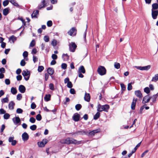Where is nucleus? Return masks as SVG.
I'll use <instances>...</instances> for the list:
<instances>
[{"label":"nucleus","mask_w":158,"mask_h":158,"mask_svg":"<svg viewBox=\"0 0 158 158\" xmlns=\"http://www.w3.org/2000/svg\"><path fill=\"white\" fill-rule=\"evenodd\" d=\"M21 70L20 69H18L16 71V73L19 75L21 73Z\"/></svg>","instance_id":"obj_64"},{"label":"nucleus","mask_w":158,"mask_h":158,"mask_svg":"<svg viewBox=\"0 0 158 158\" xmlns=\"http://www.w3.org/2000/svg\"><path fill=\"white\" fill-rule=\"evenodd\" d=\"M9 0L8 1L7 0H5L3 2V5L4 6H5L9 4Z\"/></svg>","instance_id":"obj_45"},{"label":"nucleus","mask_w":158,"mask_h":158,"mask_svg":"<svg viewBox=\"0 0 158 158\" xmlns=\"http://www.w3.org/2000/svg\"><path fill=\"white\" fill-rule=\"evenodd\" d=\"M158 93L156 94L153 95L152 97H151V99L153 102H154L156 101V99L158 96Z\"/></svg>","instance_id":"obj_23"},{"label":"nucleus","mask_w":158,"mask_h":158,"mask_svg":"<svg viewBox=\"0 0 158 158\" xmlns=\"http://www.w3.org/2000/svg\"><path fill=\"white\" fill-rule=\"evenodd\" d=\"M44 40L46 42H48L49 41V37L48 36H45L44 38Z\"/></svg>","instance_id":"obj_53"},{"label":"nucleus","mask_w":158,"mask_h":158,"mask_svg":"<svg viewBox=\"0 0 158 158\" xmlns=\"http://www.w3.org/2000/svg\"><path fill=\"white\" fill-rule=\"evenodd\" d=\"M81 108V104H77L75 106V108L77 110H79Z\"/></svg>","instance_id":"obj_37"},{"label":"nucleus","mask_w":158,"mask_h":158,"mask_svg":"<svg viewBox=\"0 0 158 158\" xmlns=\"http://www.w3.org/2000/svg\"><path fill=\"white\" fill-rule=\"evenodd\" d=\"M137 69L141 70H148L150 69L151 66L148 65L145 66H135Z\"/></svg>","instance_id":"obj_7"},{"label":"nucleus","mask_w":158,"mask_h":158,"mask_svg":"<svg viewBox=\"0 0 158 158\" xmlns=\"http://www.w3.org/2000/svg\"><path fill=\"white\" fill-rule=\"evenodd\" d=\"M39 11L38 10L34 11L31 15L32 18H36L37 15L39 14Z\"/></svg>","instance_id":"obj_21"},{"label":"nucleus","mask_w":158,"mask_h":158,"mask_svg":"<svg viewBox=\"0 0 158 158\" xmlns=\"http://www.w3.org/2000/svg\"><path fill=\"white\" fill-rule=\"evenodd\" d=\"M120 85L121 87L122 90L124 91L126 89V86L123 83H121Z\"/></svg>","instance_id":"obj_52"},{"label":"nucleus","mask_w":158,"mask_h":158,"mask_svg":"<svg viewBox=\"0 0 158 158\" xmlns=\"http://www.w3.org/2000/svg\"><path fill=\"white\" fill-rule=\"evenodd\" d=\"M60 142L61 143L73 144L78 145L81 143V141H77L72 138H68L65 139L60 140Z\"/></svg>","instance_id":"obj_1"},{"label":"nucleus","mask_w":158,"mask_h":158,"mask_svg":"<svg viewBox=\"0 0 158 158\" xmlns=\"http://www.w3.org/2000/svg\"><path fill=\"white\" fill-rule=\"evenodd\" d=\"M8 101L9 100L7 98H3L2 100V103L8 102Z\"/></svg>","instance_id":"obj_43"},{"label":"nucleus","mask_w":158,"mask_h":158,"mask_svg":"<svg viewBox=\"0 0 158 158\" xmlns=\"http://www.w3.org/2000/svg\"><path fill=\"white\" fill-rule=\"evenodd\" d=\"M15 105V104L13 101L10 102L8 105V107L9 109L10 110H13L14 108V106Z\"/></svg>","instance_id":"obj_20"},{"label":"nucleus","mask_w":158,"mask_h":158,"mask_svg":"<svg viewBox=\"0 0 158 158\" xmlns=\"http://www.w3.org/2000/svg\"><path fill=\"white\" fill-rule=\"evenodd\" d=\"M97 71L98 74L101 76L105 75L106 73V70L104 66H101L98 67Z\"/></svg>","instance_id":"obj_3"},{"label":"nucleus","mask_w":158,"mask_h":158,"mask_svg":"<svg viewBox=\"0 0 158 158\" xmlns=\"http://www.w3.org/2000/svg\"><path fill=\"white\" fill-rule=\"evenodd\" d=\"M135 94L139 99L142 98L143 95L139 90L135 91Z\"/></svg>","instance_id":"obj_12"},{"label":"nucleus","mask_w":158,"mask_h":158,"mask_svg":"<svg viewBox=\"0 0 158 158\" xmlns=\"http://www.w3.org/2000/svg\"><path fill=\"white\" fill-rule=\"evenodd\" d=\"M5 82L6 84L9 85L10 83V81L8 79H6L5 80Z\"/></svg>","instance_id":"obj_57"},{"label":"nucleus","mask_w":158,"mask_h":158,"mask_svg":"<svg viewBox=\"0 0 158 158\" xmlns=\"http://www.w3.org/2000/svg\"><path fill=\"white\" fill-rule=\"evenodd\" d=\"M151 99L149 95L145 96L143 99L142 103L143 104L148 103L149 102Z\"/></svg>","instance_id":"obj_9"},{"label":"nucleus","mask_w":158,"mask_h":158,"mask_svg":"<svg viewBox=\"0 0 158 158\" xmlns=\"http://www.w3.org/2000/svg\"><path fill=\"white\" fill-rule=\"evenodd\" d=\"M99 131L98 129L93 130L89 133V135L92 136L94 135L95 133H98Z\"/></svg>","instance_id":"obj_25"},{"label":"nucleus","mask_w":158,"mask_h":158,"mask_svg":"<svg viewBox=\"0 0 158 158\" xmlns=\"http://www.w3.org/2000/svg\"><path fill=\"white\" fill-rule=\"evenodd\" d=\"M158 80V74H155L154 77H153L152 79V81L153 82H156Z\"/></svg>","instance_id":"obj_24"},{"label":"nucleus","mask_w":158,"mask_h":158,"mask_svg":"<svg viewBox=\"0 0 158 158\" xmlns=\"http://www.w3.org/2000/svg\"><path fill=\"white\" fill-rule=\"evenodd\" d=\"M152 10H154L158 9V4L156 3L153 4L152 5Z\"/></svg>","instance_id":"obj_29"},{"label":"nucleus","mask_w":158,"mask_h":158,"mask_svg":"<svg viewBox=\"0 0 158 158\" xmlns=\"http://www.w3.org/2000/svg\"><path fill=\"white\" fill-rule=\"evenodd\" d=\"M29 121L32 123H34L35 122V119L34 117H31L29 119Z\"/></svg>","instance_id":"obj_46"},{"label":"nucleus","mask_w":158,"mask_h":158,"mask_svg":"<svg viewBox=\"0 0 158 158\" xmlns=\"http://www.w3.org/2000/svg\"><path fill=\"white\" fill-rule=\"evenodd\" d=\"M52 45L53 46H55L56 45V41L55 40H53L52 42Z\"/></svg>","instance_id":"obj_59"},{"label":"nucleus","mask_w":158,"mask_h":158,"mask_svg":"<svg viewBox=\"0 0 158 158\" xmlns=\"http://www.w3.org/2000/svg\"><path fill=\"white\" fill-rule=\"evenodd\" d=\"M114 67L116 69H119L120 67V64L119 63L115 62L114 64Z\"/></svg>","instance_id":"obj_35"},{"label":"nucleus","mask_w":158,"mask_h":158,"mask_svg":"<svg viewBox=\"0 0 158 158\" xmlns=\"http://www.w3.org/2000/svg\"><path fill=\"white\" fill-rule=\"evenodd\" d=\"M62 58L64 60H68L69 58V56L67 54H63Z\"/></svg>","instance_id":"obj_27"},{"label":"nucleus","mask_w":158,"mask_h":158,"mask_svg":"<svg viewBox=\"0 0 158 158\" xmlns=\"http://www.w3.org/2000/svg\"><path fill=\"white\" fill-rule=\"evenodd\" d=\"M109 108V106L108 105H101L100 104H98V105L97 110L98 112H102L103 111L107 112Z\"/></svg>","instance_id":"obj_2"},{"label":"nucleus","mask_w":158,"mask_h":158,"mask_svg":"<svg viewBox=\"0 0 158 158\" xmlns=\"http://www.w3.org/2000/svg\"><path fill=\"white\" fill-rule=\"evenodd\" d=\"M49 87L50 89L52 90H54V85L52 83H50L49 85Z\"/></svg>","instance_id":"obj_55"},{"label":"nucleus","mask_w":158,"mask_h":158,"mask_svg":"<svg viewBox=\"0 0 158 158\" xmlns=\"http://www.w3.org/2000/svg\"><path fill=\"white\" fill-rule=\"evenodd\" d=\"M10 115L8 113H5L3 116V117L4 119H7L9 118L10 117Z\"/></svg>","instance_id":"obj_36"},{"label":"nucleus","mask_w":158,"mask_h":158,"mask_svg":"<svg viewBox=\"0 0 158 158\" xmlns=\"http://www.w3.org/2000/svg\"><path fill=\"white\" fill-rule=\"evenodd\" d=\"M38 145L40 147H43L45 145L42 141L38 142Z\"/></svg>","instance_id":"obj_41"},{"label":"nucleus","mask_w":158,"mask_h":158,"mask_svg":"<svg viewBox=\"0 0 158 158\" xmlns=\"http://www.w3.org/2000/svg\"><path fill=\"white\" fill-rule=\"evenodd\" d=\"M16 78L18 81H20L22 78V77L21 75H18L17 76Z\"/></svg>","instance_id":"obj_63"},{"label":"nucleus","mask_w":158,"mask_h":158,"mask_svg":"<svg viewBox=\"0 0 158 158\" xmlns=\"http://www.w3.org/2000/svg\"><path fill=\"white\" fill-rule=\"evenodd\" d=\"M29 135L27 133L24 132L23 133L22 135V138L23 140L24 141H26L29 139Z\"/></svg>","instance_id":"obj_10"},{"label":"nucleus","mask_w":158,"mask_h":158,"mask_svg":"<svg viewBox=\"0 0 158 158\" xmlns=\"http://www.w3.org/2000/svg\"><path fill=\"white\" fill-rule=\"evenodd\" d=\"M67 64L65 63H63L61 65V68L62 69H65L67 68Z\"/></svg>","instance_id":"obj_60"},{"label":"nucleus","mask_w":158,"mask_h":158,"mask_svg":"<svg viewBox=\"0 0 158 158\" xmlns=\"http://www.w3.org/2000/svg\"><path fill=\"white\" fill-rule=\"evenodd\" d=\"M11 92L13 94H15L17 93V90L15 88L12 87L11 89Z\"/></svg>","instance_id":"obj_30"},{"label":"nucleus","mask_w":158,"mask_h":158,"mask_svg":"<svg viewBox=\"0 0 158 158\" xmlns=\"http://www.w3.org/2000/svg\"><path fill=\"white\" fill-rule=\"evenodd\" d=\"M23 112V110L20 108H18L16 110V113L18 114H21Z\"/></svg>","instance_id":"obj_50"},{"label":"nucleus","mask_w":158,"mask_h":158,"mask_svg":"<svg viewBox=\"0 0 158 158\" xmlns=\"http://www.w3.org/2000/svg\"><path fill=\"white\" fill-rule=\"evenodd\" d=\"M36 126L35 125H33L30 127V129L32 131H34L36 129Z\"/></svg>","instance_id":"obj_40"},{"label":"nucleus","mask_w":158,"mask_h":158,"mask_svg":"<svg viewBox=\"0 0 158 158\" xmlns=\"http://www.w3.org/2000/svg\"><path fill=\"white\" fill-rule=\"evenodd\" d=\"M26 63L25 62L24 60L23 59L21 60L20 64L21 66H24L25 65Z\"/></svg>","instance_id":"obj_51"},{"label":"nucleus","mask_w":158,"mask_h":158,"mask_svg":"<svg viewBox=\"0 0 158 158\" xmlns=\"http://www.w3.org/2000/svg\"><path fill=\"white\" fill-rule=\"evenodd\" d=\"M9 40H12V42L14 43L16 40V38L14 35H13L10 37Z\"/></svg>","instance_id":"obj_32"},{"label":"nucleus","mask_w":158,"mask_h":158,"mask_svg":"<svg viewBox=\"0 0 158 158\" xmlns=\"http://www.w3.org/2000/svg\"><path fill=\"white\" fill-rule=\"evenodd\" d=\"M9 2L15 6L19 7V5L16 2L15 0H9Z\"/></svg>","instance_id":"obj_26"},{"label":"nucleus","mask_w":158,"mask_h":158,"mask_svg":"<svg viewBox=\"0 0 158 158\" xmlns=\"http://www.w3.org/2000/svg\"><path fill=\"white\" fill-rule=\"evenodd\" d=\"M44 69V67L42 66H39L38 67V70L39 72H41Z\"/></svg>","instance_id":"obj_38"},{"label":"nucleus","mask_w":158,"mask_h":158,"mask_svg":"<svg viewBox=\"0 0 158 158\" xmlns=\"http://www.w3.org/2000/svg\"><path fill=\"white\" fill-rule=\"evenodd\" d=\"M144 91L147 94H149L150 92V90L149 89L148 87H147L145 88L144 89Z\"/></svg>","instance_id":"obj_42"},{"label":"nucleus","mask_w":158,"mask_h":158,"mask_svg":"<svg viewBox=\"0 0 158 158\" xmlns=\"http://www.w3.org/2000/svg\"><path fill=\"white\" fill-rule=\"evenodd\" d=\"M23 56L24 58H25L27 57L28 55V52L27 51H25L23 52Z\"/></svg>","instance_id":"obj_47"},{"label":"nucleus","mask_w":158,"mask_h":158,"mask_svg":"<svg viewBox=\"0 0 158 158\" xmlns=\"http://www.w3.org/2000/svg\"><path fill=\"white\" fill-rule=\"evenodd\" d=\"M52 57L53 60H56L57 58V56L55 54H53L52 55Z\"/></svg>","instance_id":"obj_62"},{"label":"nucleus","mask_w":158,"mask_h":158,"mask_svg":"<svg viewBox=\"0 0 158 158\" xmlns=\"http://www.w3.org/2000/svg\"><path fill=\"white\" fill-rule=\"evenodd\" d=\"M88 133V132L87 131H85L84 130H81V131H77L76 132L75 134H77V135H86Z\"/></svg>","instance_id":"obj_17"},{"label":"nucleus","mask_w":158,"mask_h":158,"mask_svg":"<svg viewBox=\"0 0 158 158\" xmlns=\"http://www.w3.org/2000/svg\"><path fill=\"white\" fill-rule=\"evenodd\" d=\"M19 90L21 93H23L25 91L26 88L24 85H21L19 86Z\"/></svg>","instance_id":"obj_16"},{"label":"nucleus","mask_w":158,"mask_h":158,"mask_svg":"<svg viewBox=\"0 0 158 158\" xmlns=\"http://www.w3.org/2000/svg\"><path fill=\"white\" fill-rule=\"evenodd\" d=\"M84 100L87 102H89L90 100V96L89 93H85L84 97Z\"/></svg>","instance_id":"obj_15"},{"label":"nucleus","mask_w":158,"mask_h":158,"mask_svg":"<svg viewBox=\"0 0 158 158\" xmlns=\"http://www.w3.org/2000/svg\"><path fill=\"white\" fill-rule=\"evenodd\" d=\"M48 73L50 75H52L54 73V71L53 69L50 67L48 68L47 70Z\"/></svg>","instance_id":"obj_22"},{"label":"nucleus","mask_w":158,"mask_h":158,"mask_svg":"<svg viewBox=\"0 0 158 158\" xmlns=\"http://www.w3.org/2000/svg\"><path fill=\"white\" fill-rule=\"evenodd\" d=\"M31 108L32 109H34L36 107V105L34 102H32L31 105Z\"/></svg>","instance_id":"obj_56"},{"label":"nucleus","mask_w":158,"mask_h":158,"mask_svg":"<svg viewBox=\"0 0 158 158\" xmlns=\"http://www.w3.org/2000/svg\"><path fill=\"white\" fill-rule=\"evenodd\" d=\"M36 118L38 121H40L42 119L41 115L40 114H37L36 117Z\"/></svg>","instance_id":"obj_39"},{"label":"nucleus","mask_w":158,"mask_h":158,"mask_svg":"<svg viewBox=\"0 0 158 158\" xmlns=\"http://www.w3.org/2000/svg\"><path fill=\"white\" fill-rule=\"evenodd\" d=\"M49 0H44L42 2V3L39 6L38 9H40L46 6L47 2Z\"/></svg>","instance_id":"obj_8"},{"label":"nucleus","mask_w":158,"mask_h":158,"mask_svg":"<svg viewBox=\"0 0 158 158\" xmlns=\"http://www.w3.org/2000/svg\"><path fill=\"white\" fill-rule=\"evenodd\" d=\"M6 113V111L3 109H0V114H5Z\"/></svg>","instance_id":"obj_58"},{"label":"nucleus","mask_w":158,"mask_h":158,"mask_svg":"<svg viewBox=\"0 0 158 158\" xmlns=\"http://www.w3.org/2000/svg\"><path fill=\"white\" fill-rule=\"evenodd\" d=\"M22 98V95L21 94H19L17 96V99L18 100H20Z\"/></svg>","instance_id":"obj_54"},{"label":"nucleus","mask_w":158,"mask_h":158,"mask_svg":"<svg viewBox=\"0 0 158 158\" xmlns=\"http://www.w3.org/2000/svg\"><path fill=\"white\" fill-rule=\"evenodd\" d=\"M138 99L137 98L135 99L133 98L132 102L131 104V108L132 110H134L135 108L136 102L137 101Z\"/></svg>","instance_id":"obj_14"},{"label":"nucleus","mask_w":158,"mask_h":158,"mask_svg":"<svg viewBox=\"0 0 158 158\" xmlns=\"http://www.w3.org/2000/svg\"><path fill=\"white\" fill-rule=\"evenodd\" d=\"M22 75L24 77L25 80L26 81H27L29 78L30 73L28 71L23 70L22 73Z\"/></svg>","instance_id":"obj_4"},{"label":"nucleus","mask_w":158,"mask_h":158,"mask_svg":"<svg viewBox=\"0 0 158 158\" xmlns=\"http://www.w3.org/2000/svg\"><path fill=\"white\" fill-rule=\"evenodd\" d=\"M51 95L49 94H46L44 97V99L46 101H48L50 100Z\"/></svg>","instance_id":"obj_28"},{"label":"nucleus","mask_w":158,"mask_h":158,"mask_svg":"<svg viewBox=\"0 0 158 158\" xmlns=\"http://www.w3.org/2000/svg\"><path fill=\"white\" fill-rule=\"evenodd\" d=\"M134 83L131 82L129 83L128 85L127 89L128 90H131L132 89V87L131 85L132 84H133Z\"/></svg>","instance_id":"obj_34"},{"label":"nucleus","mask_w":158,"mask_h":158,"mask_svg":"<svg viewBox=\"0 0 158 158\" xmlns=\"http://www.w3.org/2000/svg\"><path fill=\"white\" fill-rule=\"evenodd\" d=\"M77 47V45L74 42H71L69 44V48L71 52H74Z\"/></svg>","instance_id":"obj_5"},{"label":"nucleus","mask_w":158,"mask_h":158,"mask_svg":"<svg viewBox=\"0 0 158 158\" xmlns=\"http://www.w3.org/2000/svg\"><path fill=\"white\" fill-rule=\"evenodd\" d=\"M9 10L8 8L4 9L3 10V14L6 16V15L8 13Z\"/></svg>","instance_id":"obj_33"},{"label":"nucleus","mask_w":158,"mask_h":158,"mask_svg":"<svg viewBox=\"0 0 158 158\" xmlns=\"http://www.w3.org/2000/svg\"><path fill=\"white\" fill-rule=\"evenodd\" d=\"M152 16L153 19H156L158 15V10H152Z\"/></svg>","instance_id":"obj_11"},{"label":"nucleus","mask_w":158,"mask_h":158,"mask_svg":"<svg viewBox=\"0 0 158 158\" xmlns=\"http://www.w3.org/2000/svg\"><path fill=\"white\" fill-rule=\"evenodd\" d=\"M35 44V42L34 40H32L30 44V46L31 47H34Z\"/></svg>","instance_id":"obj_48"},{"label":"nucleus","mask_w":158,"mask_h":158,"mask_svg":"<svg viewBox=\"0 0 158 158\" xmlns=\"http://www.w3.org/2000/svg\"><path fill=\"white\" fill-rule=\"evenodd\" d=\"M80 117V115L77 113H76L74 115L73 117V118L74 121H78L79 120Z\"/></svg>","instance_id":"obj_18"},{"label":"nucleus","mask_w":158,"mask_h":158,"mask_svg":"<svg viewBox=\"0 0 158 158\" xmlns=\"http://www.w3.org/2000/svg\"><path fill=\"white\" fill-rule=\"evenodd\" d=\"M100 114L99 112H97L96 114L94 116V119L95 120L98 119L100 117Z\"/></svg>","instance_id":"obj_31"},{"label":"nucleus","mask_w":158,"mask_h":158,"mask_svg":"<svg viewBox=\"0 0 158 158\" xmlns=\"http://www.w3.org/2000/svg\"><path fill=\"white\" fill-rule=\"evenodd\" d=\"M67 86L68 87L70 88H71L72 87L73 85L72 82L71 81H69V82H68L67 84Z\"/></svg>","instance_id":"obj_44"},{"label":"nucleus","mask_w":158,"mask_h":158,"mask_svg":"<svg viewBox=\"0 0 158 158\" xmlns=\"http://www.w3.org/2000/svg\"><path fill=\"white\" fill-rule=\"evenodd\" d=\"M85 70L84 67L82 65L80 67L78 70V73H85Z\"/></svg>","instance_id":"obj_19"},{"label":"nucleus","mask_w":158,"mask_h":158,"mask_svg":"<svg viewBox=\"0 0 158 158\" xmlns=\"http://www.w3.org/2000/svg\"><path fill=\"white\" fill-rule=\"evenodd\" d=\"M12 120L14 123L15 125L18 124L21 121L20 118L18 117L14 118L12 119Z\"/></svg>","instance_id":"obj_13"},{"label":"nucleus","mask_w":158,"mask_h":158,"mask_svg":"<svg viewBox=\"0 0 158 158\" xmlns=\"http://www.w3.org/2000/svg\"><path fill=\"white\" fill-rule=\"evenodd\" d=\"M52 23L51 21L49 20L47 22V25L48 27H50L51 26H52Z\"/></svg>","instance_id":"obj_49"},{"label":"nucleus","mask_w":158,"mask_h":158,"mask_svg":"<svg viewBox=\"0 0 158 158\" xmlns=\"http://www.w3.org/2000/svg\"><path fill=\"white\" fill-rule=\"evenodd\" d=\"M70 93L72 94H74L75 93V91L74 89L71 88L70 90Z\"/></svg>","instance_id":"obj_61"},{"label":"nucleus","mask_w":158,"mask_h":158,"mask_svg":"<svg viewBox=\"0 0 158 158\" xmlns=\"http://www.w3.org/2000/svg\"><path fill=\"white\" fill-rule=\"evenodd\" d=\"M76 33L77 30L75 27H72L68 32V34L70 36H72V35H75Z\"/></svg>","instance_id":"obj_6"}]
</instances>
